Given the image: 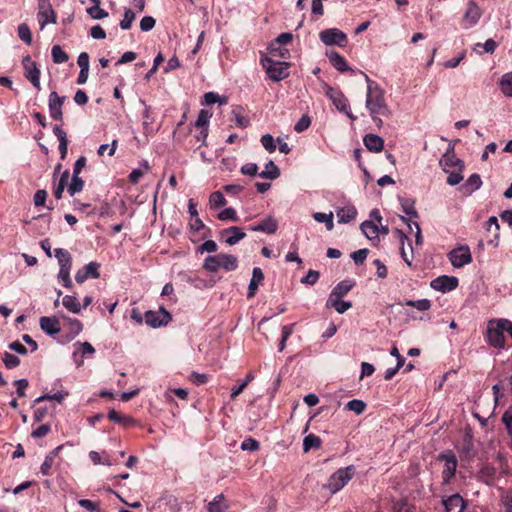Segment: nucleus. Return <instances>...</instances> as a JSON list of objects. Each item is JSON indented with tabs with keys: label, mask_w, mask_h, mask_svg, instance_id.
Segmentation results:
<instances>
[{
	"label": "nucleus",
	"mask_w": 512,
	"mask_h": 512,
	"mask_svg": "<svg viewBox=\"0 0 512 512\" xmlns=\"http://www.w3.org/2000/svg\"><path fill=\"white\" fill-rule=\"evenodd\" d=\"M224 495L219 494L217 495L213 501L209 502L207 506L208 512H223L227 506L222 505V502L224 501Z\"/></svg>",
	"instance_id": "42"
},
{
	"label": "nucleus",
	"mask_w": 512,
	"mask_h": 512,
	"mask_svg": "<svg viewBox=\"0 0 512 512\" xmlns=\"http://www.w3.org/2000/svg\"><path fill=\"white\" fill-rule=\"evenodd\" d=\"M37 20L41 30L48 24L56 23L57 16L49 0L38 1Z\"/></svg>",
	"instance_id": "7"
},
{
	"label": "nucleus",
	"mask_w": 512,
	"mask_h": 512,
	"mask_svg": "<svg viewBox=\"0 0 512 512\" xmlns=\"http://www.w3.org/2000/svg\"><path fill=\"white\" fill-rule=\"evenodd\" d=\"M321 439L315 434L307 435L303 440V450L304 452H308L309 450L315 448H320Z\"/></svg>",
	"instance_id": "38"
},
{
	"label": "nucleus",
	"mask_w": 512,
	"mask_h": 512,
	"mask_svg": "<svg viewBox=\"0 0 512 512\" xmlns=\"http://www.w3.org/2000/svg\"><path fill=\"white\" fill-rule=\"evenodd\" d=\"M481 17L482 9L480 6L474 0H469L461 18L460 25L462 29L468 30L476 26Z\"/></svg>",
	"instance_id": "5"
},
{
	"label": "nucleus",
	"mask_w": 512,
	"mask_h": 512,
	"mask_svg": "<svg viewBox=\"0 0 512 512\" xmlns=\"http://www.w3.org/2000/svg\"><path fill=\"white\" fill-rule=\"evenodd\" d=\"M505 329L502 328L501 319L490 320L487 325V341L495 348H504L505 346Z\"/></svg>",
	"instance_id": "6"
},
{
	"label": "nucleus",
	"mask_w": 512,
	"mask_h": 512,
	"mask_svg": "<svg viewBox=\"0 0 512 512\" xmlns=\"http://www.w3.org/2000/svg\"><path fill=\"white\" fill-rule=\"evenodd\" d=\"M61 446L56 447L54 450H52L45 458L44 462L42 463L40 467V471L43 475H51V470L54 465V461L56 456L58 455V452L60 451Z\"/></svg>",
	"instance_id": "31"
},
{
	"label": "nucleus",
	"mask_w": 512,
	"mask_h": 512,
	"mask_svg": "<svg viewBox=\"0 0 512 512\" xmlns=\"http://www.w3.org/2000/svg\"><path fill=\"white\" fill-rule=\"evenodd\" d=\"M99 264L96 262H90L76 272L75 280L78 283H83L88 278L97 279L99 278Z\"/></svg>",
	"instance_id": "16"
},
{
	"label": "nucleus",
	"mask_w": 512,
	"mask_h": 512,
	"mask_svg": "<svg viewBox=\"0 0 512 512\" xmlns=\"http://www.w3.org/2000/svg\"><path fill=\"white\" fill-rule=\"evenodd\" d=\"M54 256L58 260L59 267L72 266L71 254L63 248H56L54 250Z\"/></svg>",
	"instance_id": "33"
},
{
	"label": "nucleus",
	"mask_w": 512,
	"mask_h": 512,
	"mask_svg": "<svg viewBox=\"0 0 512 512\" xmlns=\"http://www.w3.org/2000/svg\"><path fill=\"white\" fill-rule=\"evenodd\" d=\"M326 95L340 112H343L352 118V116L348 113V100L341 91L332 87H328L326 90Z\"/></svg>",
	"instance_id": "13"
},
{
	"label": "nucleus",
	"mask_w": 512,
	"mask_h": 512,
	"mask_svg": "<svg viewBox=\"0 0 512 512\" xmlns=\"http://www.w3.org/2000/svg\"><path fill=\"white\" fill-rule=\"evenodd\" d=\"M156 24V20L152 16H144L140 21V29L143 32L151 31Z\"/></svg>",
	"instance_id": "60"
},
{
	"label": "nucleus",
	"mask_w": 512,
	"mask_h": 512,
	"mask_svg": "<svg viewBox=\"0 0 512 512\" xmlns=\"http://www.w3.org/2000/svg\"><path fill=\"white\" fill-rule=\"evenodd\" d=\"M432 289L443 293L450 292L457 288L458 278L454 276L441 275L430 282Z\"/></svg>",
	"instance_id": "11"
},
{
	"label": "nucleus",
	"mask_w": 512,
	"mask_h": 512,
	"mask_svg": "<svg viewBox=\"0 0 512 512\" xmlns=\"http://www.w3.org/2000/svg\"><path fill=\"white\" fill-rule=\"evenodd\" d=\"M218 219L221 220V221L231 220V221H234V222H237L239 220V218H238V216L236 214L235 209H233L231 207L225 208L224 210H222L218 214Z\"/></svg>",
	"instance_id": "58"
},
{
	"label": "nucleus",
	"mask_w": 512,
	"mask_h": 512,
	"mask_svg": "<svg viewBox=\"0 0 512 512\" xmlns=\"http://www.w3.org/2000/svg\"><path fill=\"white\" fill-rule=\"evenodd\" d=\"M280 175L279 168L275 165L273 161H269L266 166L265 170H263L261 173H259V176L264 179H270L274 180L278 178Z\"/></svg>",
	"instance_id": "34"
},
{
	"label": "nucleus",
	"mask_w": 512,
	"mask_h": 512,
	"mask_svg": "<svg viewBox=\"0 0 512 512\" xmlns=\"http://www.w3.org/2000/svg\"><path fill=\"white\" fill-rule=\"evenodd\" d=\"M56 136L59 140V151L61 158L64 159L67 155L68 150V139L65 130H55Z\"/></svg>",
	"instance_id": "41"
},
{
	"label": "nucleus",
	"mask_w": 512,
	"mask_h": 512,
	"mask_svg": "<svg viewBox=\"0 0 512 512\" xmlns=\"http://www.w3.org/2000/svg\"><path fill=\"white\" fill-rule=\"evenodd\" d=\"M439 459L444 461L442 477L445 483H448L454 477L457 468V458L453 453L442 454Z\"/></svg>",
	"instance_id": "15"
},
{
	"label": "nucleus",
	"mask_w": 512,
	"mask_h": 512,
	"mask_svg": "<svg viewBox=\"0 0 512 512\" xmlns=\"http://www.w3.org/2000/svg\"><path fill=\"white\" fill-rule=\"evenodd\" d=\"M326 307L334 308L339 314H343L352 307V303L350 301H344L340 297L329 296Z\"/></svg>",
	"instance_id": "26"
},
{
	"label": "nucleus",
	"mask_w": 512,
	"mask_h": 512,
	"mask_svg": "<svg viewBox=\"0 0 512 512\" xmlns=\"http://www.w3.org/2000/svg\"><path fill=\"white\" fill-rule=\"evenodd\" d=\"M67 395H68L67 392H57L55 394H43L35 399V403H40L45 400H55L58 403H61Z\"/></svg>",
	"instance_id": "54"
},
{
	"label": "nucleus",
	"mask_w": 512,
	"mask_h": 512,
	"mask_svg": "<svg viewBox=\"0 0 512 512\" xmlns=\"http://www.w3.org/2000/svg\"><path fill=\"white\" fill-rule=\"evenodd\" d=\"M327 57H328L330 63L332 64V66L339 72H346V71L352 70L349 67L345 58L342 55H340L338 52L333 51V52L327 53Z\"/></svg>",
	"instance_id": "23"
},
{
	"label": "nucleus",
	"mask_w": 512,
	"mask_h": 512,
	"mask_svg": "<svg viewBox=\"0 0 512 512\" xmlns=\"http://www.w3.org/2000/svg\"><path fill=\"white\" fill-rule=\"evenodd\" d=\"M25 77L32 83V85L39 91L41 90L40 84V70L36 63H30L25 65Z\"/></svg>",
	"instance_id": "24"
},
{
	"label": "nucleus",
	"mask_w": 512,
	"mask_h": 512,
	"mask_svg": "<svg viewBox=\"0 0 512 512\" xmlns=\"http://www.w3.org/2000/svg\"><path fill=\"white\" fill-rule=\"evenodd\" d=\"M209 204L212 209H216L226 205V199L222 192L215 191L209 197Z\"/></svg>",
	"instance_id": "44"
},
{
	"label": "nucleus",
	"mask_w": 512,
	"mask_h": 512,
	"mask_svg": "<svg viewBox=\"0 0 512 512\" xmlns=\"http://www.w3.org/2000/svg\"><path fill=\"white\" fill-rule=\"evenodd\" d=\"M52 60L56 64H62L68 61V54L59 45H54L51 49Z\"/></svg>",
	"instance_id": "39"
},
{
	"label": "nucleus",
	"mask_w": 512,
	"mask_h": 512,
	"mask_svg": "<svg viewBox=\"0 0 512 512\" xmlns=\"http://www.w3.org/2000/svg\"><path fill=\"white\" fill-rule=\"evenodd\" d=\"M502 93L508 97H512V72L504 74L499 82Z\"/></svg>",
	"instance_id": "36"
},
{
	"label": "nucleus",
	"mask_w": 512,
	"mask_h": 512,
	"mask_svg": "<svg viewBox=\"0 0 512 512\" xmlns=\"http://www.w3.org/2000/svg\"><path fill=\"white\" fill-rule=\"evenodd\" d=\"M18 37L25 42L26 44H31L32 42V35L30 28L27 24H20L17 29Z\"/></svg>",
	"instance_id": "49"
},
{
	"label": "nucleus",
	"mask_w": 512,
	"mask_h": 512,
	"mask_svg": "<svg viewBox=\"0 0 512 512\" xmlns=\"http://www.w3.org/2000/svg\"><path fill=\"white\" fill-rule=\"evenodd\" d=\"M40 328L48 335L58 334L61 330L60 322L56 317H41Z\"/></svg>",
	"instance_id": "19"
},
{
	"label": "nucleus",
	"mask_w": 512,
	"mask_h": 512,
	"mask_svg": "<svg viewBox=\"0 0 512 512\" xmlns=\"http://www.w3.org/2000/svg\"><path fill=\"white\" fill-rule=\"evenodd\" d=\"M237 267V257L232 254L225 253L208 256L203 263V268L208 272H217L220 268L225 271H234Z\"/></svg>",
	"instance_id": "2"
},
{
	"label": "nucleus",
	"mask_w": 512,
	"mask_h": 512,
	"mask_svg": "<svg viewBox=\"0 0 512 512\" xmlns=\"http://www.w3.org/2000/svg\"><path fill=\"white\" fill-rule=\"evenodd\" d=\"M446 512H463L466 502L459 494H453L442 501Z\"/></svg>",
	"instance_id": "18"
},
{
	"label": "nucleus",
	"mask_w": 512,
	"mask_h": 512,
	"mask_svg": "<svg viewBox=\"0 0 512 512\" xmlns=\"http://www.w3.org/2000/svg\"><path fill=\"white\" fill-rule=\"evenodd\" d=\"M135 19V13L131 9H125L123 19L120 21V27L123 30L131 28Z\"/></svg>",
	"instance_id": "53"
},
{
	"label": "nucleus",
	"mask_w": 512,
	"mask_h": 512,
	"mask_svg": "<svg viewBox=\"0 0 512 512\" xmlns=\"http://www.w3.org/2000/svg\"><path fill=\"white\" fill-rule=\"evenodd\" d=\"M261 63L268 77L273 81H281L288 76L289 64L287 62L265 57L261 59Z\"/></svg>",
	"instance_id": "3"
},
{
	"label": "nucleus",
	"mask_w": 512,
	"mask_h": 512,
	"mask_svg": "<svg viewBox=\"0 0 512 512\" xmlns=\"http://www.w3.org/2000/svg\"><path fill=\"white\" fill-rule=\"evenodd\" d=\"M362 74L367 83L366 107L370 111L374 124L380 128L384 125L380 116H386L389 111L384 103V98L378 84L372 81L367 74L363 72Z\"/></svg>",
	"instance_id": "1"
},
{
	"label": "nucleus",
	"mask_w": 512,
	"mask_h": 512,
	"mask_svg": "<svg viewBox=\"0 0 512 512\" xmlns=\"http://www.w3.org/2000/svg\"><path fill=\"white\" fill-rule=\"evenodd\" d=\"M364 144L369 151L380 152L384 147V140L376 134L365 135Z\"/></svg>",
	"instance_id": "25"
},
{
	"label": "nucleus",
	"mask_w": 512,
	"mask_h": 512,
	"mask_svg": "<svg viewBox=\"0 0 512 512\" xmlns=\"http://www.w3.org/2000/svg\"><path fill=\"white\" fill-rule=\"evenodd\" d=\"M108 418L112 422L120 423V424H124V425L131 424L134 422V420L132 418H130L128 416H123L113 409L108 412Z\"/></svg>",
	"instance_id": "48"
},
{
	"label": "nucleus",
	"mask_w": 512,
	"mask_h": 512,
	"mask_svg": "<svg viewBox=\"0 0 512 512\" xmlns=\"http://www.w3.org/2000/svg\"><path fill=\"white\" fill-rule=\"evenodd\" d=\"M482 185L481 178L478 174H472L464 183V185L461 186V191H463L464 194H471L472 192L478 190Z\"/></svg>",
	"instance_id": "28"
},
{
	"label": "nucleus",
	"mask_w": 512,
	"mask_h": 512,
	"mask_svg": "<svg viewBox=\"0 0 512 512\" xmlns=\"http://www.w3.org/2000/svg\"><path fill=\"white\" fill-rule=\"evenodd\" d=\"M264 280V274L259 267H255L252 271V278L248 286L247 297L252 298L255 296L259 284Z\"/></svg>",
	"instance_id": "21"
},
{
	"label": "nucleus",
	"mask_w": 512,
	"mask_h": 512,
	"mask_svg": "<svg viewBox=\"0 0 512 512\" xmlns=\"http://www.w3.org/2000/svg\"><path fill=\"white\" fill-rule=\"evenodd\" d=\"M361 230L369 240L378 239L380 229L373 221L366 220L361 224Z\"/></svg>",
	"instance_id": "29"
},
{
	"label": "nucleus",
	"mask_w": 512,
	"mask_h": 512,
	"mask_svg": "<svg viewBox=\"0 0 512 512\" xmlns=\"http://www.w3.org/2000/svg\"><path fill=\"white\" fill-rule=\"evenodd\" d=\"M439 165L443 171H450L457 167H464V162L456 157L454 147L450 146L439 160Z\"/></svg>",
	"instance_id": "12"
},
{
	"label": "nucleus",
	"mask_w": 512,
	"mask_h": 512,
	"mask_svg": "<svg viewBox=\"0 0 512 512\" xmlns=\"http://www.w3.org/2000/svg\"><path fill=\"white\" fill-rule=\"evenodd\" d=\"M269 57L274 58H286L289 55V51L282 46H275V44H271L269 46Z\"/></svg>",
	"instance_id": "56"
},
{
	"label": "nucleus",
	"mask_w": 512,
	"mask_h": 512,
	"mask_svg": "<svg viewBox=\"0 0 512 512\" xmlns=\"http://www.w3.org/2000/svg\"><path fill=\"white\" fill-rule=\"evenodd\" d=\"M354 473L355 468L352 465L338 469L330 476L327 489L333 494L340 491L352 479Z\"/></svg>",
	"instance_id": "4"
},
{
	"label": "nucleus",
	"mask_w": 512,
	"mask_h": 512,
	"mask_svg": "<svg viewBox=\"0 0 512 512\" xmlns=\"http://www.w3.org/2000/svg\"><path fill=\"white\" fill-rule=\"evenodd\" d=\"M212 117V112L206 109H202L197 117V120L195 122L196 128H202L204 126H207L209 124V120Z\"/></svg>",
	"instance_id": "52"
},
{
	"label": "nucleus",
	"mask_w": 512,
	"mask_h": 512,
	"mask_svg": "<svg viewBox=\"0 0 512 512\" xmlns=\"http://www.w3.org/2000/svg\"><path fill=\"white\" fill-rule=\"evenodd\" d=\"M228 102L227 97L220 96L216 92H207L203 96L202 104L213 105L218 103L219 105H226Z\"/></svg>",
	"instance_id": "32"
},
{
	"label": "nucleus",
	"mask_w": 512,
	"mask_h": 512,
	"mask_svg": "<svg viewBox=\"0 0 512 512\" xmlns=\"http://www.w3.org/2000/svg\"><path fill=\"white\" fill-rule=\"evenodd\" d=\"M319 38L327 46L338 45L340 47L344 46L347 40L346 34L337 28H329L321 31Z\"/></svg>",
	"instance_id": "9"
},
{
	"label": "nucleus",
	"mask_w": 512,
	"mask_h": 512,
	"mask_svg": "<svg viewBox=\"0 0 512 512\" xmlns=\"http://www.w3.org/2000/svg\"><path fill=\"white\" fill-rule=\"evenodd\" d=\"M480 477L486 482L492 480L496 475V469L490 464H484L479 471Z\"/></svg>",
	"instance_id": "55"
},
{
	"label": "nucleus",
	"mask_w": 512,
	"mask_h": 512,
	"mask_svg": "<svg viewBox=\"0 0 512 512\" xmlns=\"http://www.w3.org/2000/svg\"><path fill=\"white\" fill-rule=\"evenodd\" d=\"M400 201H401V206H402L403 212L405 214H407L413 218L418 217V213L414 208V202L412 200L401 198Z\"/></svg>",
	"instance_id": "50"
},
{
	"label": "nucleus",
	"mask_w": 512,
	"mask_h": 512,
	"mask_svg": "<svg viewBox=\"0 0 512 512\" xmlns=\"http://www.w3.org/2000/svg\"><path fill=\"white\" fill-rule=\"evenodd\" d=\"M406 306L414 307L419 311H427L431 308V301L428 299H420V300H407L405 302Z\"/></svg>",
	"instance_id": "46"
},
{
	"label": "nucleus",
	"mask_w": 512,
	"mask_h": 512,
	"mask_svg": "<svg viewBox=\"0 0 512 512\" xmlns=\"http://www.w3.org/2000/svg\"><path fill=\"white\" fill-rule=\"evenodd\" d=\"M278 228V223L273 217H267L260 223L251 226L249 229L255 232H265L268 234H274Z\"/></svg>",
	"instance_id": "20"
},
{
	"label": "nucleus",
	"mask_w": 512,
	"mask_h": 512,
	"mask_svg": "<svg viewBox=\"0 0 512 512\" xmlns=\"http://www.w3.org/2000/svg\"><path fill=\"white\" fill-rule=\"evenodd\" d=\"M2 361L6 368L13 369L20 364V359L9 352H5L2 356Z\"/></svg>",
	"instance_id": "51"
},
{
	"label": "nucleus",
	"mask_w": 512,
	"mask_h": 512,
	"mask_svg": "<svg viewBox=\"0 0 512 512\" xmlns=\"http://www.w3.org/2000/svg\"><path fill=\"white\" fill-rule=\"evenodd\" d=\"M313 218L315 219V221L319 223H325L326 229L328 231H331L334 228L332 212H330L329 214L316 212L313 214Z\"/></svg>",
	"instance_id": "40"
},
{
	"label": "nucleus",
	"mask_w": 512,
	"mask_h": 512,
	"mask_svg": "<svg viewBox=\"0 0 512 512\" xmlns=\"http://www.w3.org/2000/svg\"><path fill=\"white\" fill-rule=\"evenodd\" d=\"M78 504L90 512H101L98 502H93L88 499H80Z\"/></svg>",
	"instance_id": "61"
},
{
	"label": "nucleus",
	"mask_w": 512,
	"mask_h": 512,
	"mask_svg": "<svg viewBox=\"0 0 512 512\" xmlns=\"http://www.w3.org/2000/svg\"><path fill=\"white\" fill-rule=\"evenodd\" d=\"M366 403L359 399H353L346 403V409L355 412L357 415L365 411Z\"/></svg>",
	"instance_id": "45"
},
{
	"label": "nucleus",
	"mask_w": 512,
	"mask_h": 512,
	"mask_svg": "<svg viewBox=\"0 0 512 512\" xmlns=\"http://www.w3.org/2000/svg\"><path fill=\"white\" fill-rule=\"evenodd\" d=\"M144 320L148 326L156 328L166 325L171 320V315L164 308H160L159 311H147Z\"/></svg>",
	"instance_id": "10"
},
{
	"label": "nucleus",
	"mask_w": 512,
	"mask_h": 512,
	"mask_svg": "<svg viewBox=\"0 0 512 512\" xmlns=\"http://www.w3.org/2000/svg\"><path fill=\"white\" fill-rule=\"evenodd\" d=\"M368 253H369V251L366 248L359 249L357 251H354L351 254V258L353 259L355 264L359 265V264H362L365 261V259L367 258Z\"/></svg>",
	"instance_id": "63"
},
{
	"label": "nucleus",
	"mask_w": 512,
	"mask_h": 512,
	"mask_svg": "<svg viewBox=\"0 0 512 512\" xmlns=\"http://www.w3.org/2000/svg\"><path fill=\"white\" fill-rule=\"evenodd\" d=\"M319 272L316 270H309L306 276L301 279L302 284L314 285L319 279Z\"/></svg>",
	"instance_id": "62"
},
{
	"label": "nucleus",
	"mask_w": 512,
	"mask_h": 512,
	"mask_svg": "<svg viewBox=\"0 0 512 512\" xmlns=\"http://www.w3.org/2000/svg\"><path fill=\"white\" fill-rule=\"evenodd\" d=\"M261 143L263 147L271 152H274L276 149L274 138L270 134H265L261 138Z\"/></svg>",
	"instance_id": "64"
},
{
	"label": "nucleus",
	"mask_w": 512,
	"mask_h": 512,
	"mask_svg": "<svg viewBox=\"0 0 512 512\" xmlns=\"http://www.w3.org/2000/svg\"><path fill=\"white\" fill-rule=\"evenodd\" d=\"M63 306L72 313L78 314L81 311V305L75 296L66 295L62 300Z\"/></svg>",
	"instance_id": "35"
},
{
	"label": "nucleus",
	"mask_w": 512,
	"mask_h": 512,
	"mask_svg": "<svg viewBox=\"0 0 512 512\" xmlns=\"http://www.w3.org/2000/svg\"><path fill=\"white\" fill-rule=\"evenodd\" d=\"M354 284L351 280H343L333 288L329 296L343 298L354 287Z\"/></svg>",
	"instance_id": "30"
},
{
	"label": "nucleus",
	"mask_w": 512,
	"mask_h": 512,
	"mask_svg": "<svg viewBox=\"0 0 512 512\" xmlns=\"http://www.w3.org/2000/svg\"><path fill=\"white\" fill-rule=\"evenodd\" d=\"M84 187V181L81 179L78 175H73L72 181L70 185L68 186V193L73 196L76 193L82 191Z\"/></svg>",
	"instance_id": "47"
},
{
	"label": "nucleus",
	"mask_w": 512,
	"mask_h": 512,
	"mask_svg": "<svg viewBox=\"0 0 512 512\" xmlns=\"http://www.w3.org/2000/svg\"><path fill=\"white\" fill-rule=\"evenodd\" d=\"M336 214L338 217V222L341 224H346V223H349L350 221H352L356 217L357 210L354 206L348 205V206L338 209Z\"/></svg>",
	"instance_id": "27"
},
{
	"label": "nucleus",
	"mask_w": 512,
	"mask_h": 512,
	"mask_svg": "<svg viewBox=\"0 0 512 512\" xmlns=\"http://www.w3.org/2000/svg\"><path fill=\"white\" fill-rule=\"evenodd\" d=\"M253 378H254L253 374L249 373L238 387H235L232 389L231 398L234 399L238 395H240L243 392V390L246 388V386L253 380Z\"/></svg>",
	"instance_id": "59"
},
{
	"label": "nucleus",
	"mask_w": 512,
	"mask_h": 512,
	"mask_svg": "<svg viewBox=\"0 0 512 512\" xmlns=\"http://www.w3.org/2000/svg\"><path fill=\"white\" fill-rule=\"evenodd\" d=\"M232 119L239 127H248L251 125L249 114L241 106H236L232 110Z\"/></svg>",
	"instance_id": "22"
},
{
	"label": "nucleus",
	"mask_w": 512,
	"mask_h": 512,
	"mask_svg": "<svg viewBox=\"0 0 512 512\" xmlns=\"http://www.w3.org/2000/svg\"><path fill=\"white\" fill-rule=\"evenodd\" d=\"M66 100L65 96H59L57 92L52 91L49 94L48 107L51 118L54 120L62 119V106Z\"/></svg>",
	"instance_id": "14"
},
{
	"label": "nucleus",
	"mask_w": 512,
	"mask_h": 512,
	"mask_svg": "<svg viewBox=\"0 0 512 512\" xmlns=\"http://www.w3.org/2000/svg\"><path fill=\"white\" fill-rule=\"evenodd\" d=\"M87 13L93 19H103L108 16V13L100 7V5H93L87 8Z\"/></svg>",
	"instance_id": "57"
},
{
	"label": "nucleus",
	"mask_w": 512,
	"mask_h": 512,
	"mask_svg": "<svg viewBox=\"0 0 512 512\" xmlns=\"http://www.w3.org/2000/svg\"><path fill=\"white\" fill-rule=\"evenodd\" d=\"M463 170L464 167H457L456 169H452L450 171H444L448 174L447 183L451 186L459 184L463 180Z\"/></svg>",
	"instance_id": "37"
},
{
	"label": "nucleus",
	"mask_w": 512,
	"mask_h": 512,
	"mask_svg": "<svg viewBox=\"0 0 512 512\" xmlns=\"http://www.w3.org/2000/svg\"><path fill=\"white\" fill-rule=\"evenodd\" d=\"M70 177V173L68 170H65L62 175H61V178L59 180V183L58 185L56 186V188L54 189V196L56 199H61L62 197V193L67 185V182H68V179Z\"/></svg>",
	"instance_id": "43"
},
{
	"label": "nucleus",
	"mask_w": 512,
	"mask_h": 512,
	"mask_svg": "<svg viewBox=\"0 0 512 512\" xmlns=\"http://www.w3.org/2000/svg\"><path fill=\"white\" fill-rule=\"evenodd\" d=\"M448 258L455 268H461L472 262V255L468 246H460L449 252Z\"/></svg>",
	"instance_id": "8"
},
{
	"label": "nucleus",
	"mask_w": 512,
	"mask_h": 512,
	"mask_svg": "<svg viewBox=\"0 0 512 512\" xmlns=\"http://www.w3.org/2000/svg\"><path fill=\"white\" fill-rule=\"evenodd\" d=\"M220 236L225 239V242L229 246L237 244L239 241L245 238L246 233L237 226H232L224 229L220 232Z\"/></svg>",
	"instance_id": "17"
}]
</instances>
